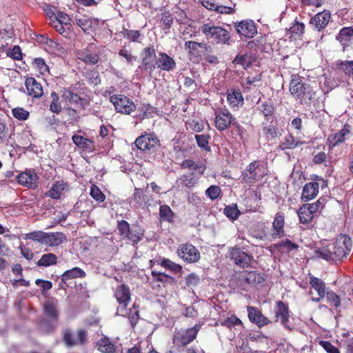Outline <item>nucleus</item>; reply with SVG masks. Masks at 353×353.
Segmentation results:
<instances>
[{
    "label": "nucleus",
    "instance_id": "nucleus-3",
    "mask_svg": "<svg viewBox=\"0 0 353 353\" xmlns=\"http://www.w3.org/2000/svg\"><path fill=\"white\" fill-rule=\"evenodd\" d=\"M181 168L192 170L181 175L179 178L181 184L188 188H192L198 184L201 176L205 170V166L199 165L190 159H184L181 163Z\"/></svg>",
    "mask_w": 353,
    "mask_h": 353
},
{
    "label": "nucleus",
    "instance_id": "nucleus-30",
    "mask_svg": "<svg viewBox=\"0 0 353 353\" xmlns=\"http://www.w3.org/2000/svg\"><path fill=\"white\" fill-rule=\"evenodd\" d=\"M241 281L252 285L262 283L265 281L263 275L256 271L244 272L241 274Z\"/></svg>",
    "mask_w": 353,
    "mask_h": 353
},
{
    "label": "nucleus",
    "instance_id": "nucleus-47",
    "mask_svg": "<svg viewBox=\"0 0 353 353\" xmlns=\"http://www.w3.org/2000/svg\"><path fill=\"white\" fill-rule=\"evenodd\" d=\"M310 284L317 292L319 296H325L327 292L325 291V283L321 279L311 276L310 277Z\"/></svg>",
    "mask_w": 353,
    "mask_h": 353
},
{
    "label": "nucleus",
    "instance_id": "nucleus-40",
    "mask_svg": "<svg viewBox=\"0 0 353 353\" xmlns=\"http://www.w3.org/2000/svg\"><path fill=\"white\" fill-rule=\"evenodd\" d=\"M86 274L83 269L79 267H75L65 271L61 275V280L65 283L68 280L77 278H84Z\"/></svg>",
    "mask_w": 353,
    "mask_h": 353
},
{
    "label": "nucleus",
    "instance_id": "nucleus-36",
    "mask_svg": "<svg viewBox=\"0 0 353 353\" xmlns=\"http://www.w3.org/2000/svg\"><path fill=\"white\" fill-rule=\"evenodd\" d=\"M58 323L59 321H54V319L43 318L40 321L39 327L41 332L49 334L55 331Z\"/></svg>",
    "mask_w": 353,
    "mask_h": 353
},
{
    "label": "nucleus",
    "instance_id": "nucleus-55",
    "mask_svg": "<svg viewBox=\"0 0 353 353\" xmlns=\"http://www.w3.org/2000/svg\"><path fill=\"white\" fill-rule=\"evenodd\" d=\"M160 265L175 273H179L182 271V266L181 265L172 261L169 259L163 258L161 260Z\"/></svg>",
    "mask_w": 353,
    "mask_h": 353
},
{
    "label": "nucleus",
    "instance_id": "nucleus-21",
    "mask_svg": "<svg viewBox=\"0 0 353 353\" xmlns=\"http://www.w3.org/2000/svg\"><path fill=\"white\" fill-rule=\"evenodd\" d=\"M285 216L283 212H277L274 216L271 233V239L275 240L285 236L284 230Z\"/></svg>",
    "mask_w": 353,
    "mask_h": 353
},
{
    "label": "nucleus",
    "instance_id": "nucleus-39",
    "mask_svg": "<svg viewBox=\"0 0 353 353\" xmlns=\"http://www.w3.org/2000/svg\"><path fill=\"white\" fill-rule=\"evenodd\" d=\"M272 247L282 252L289 253L292 250H297L299 248L298 244L292 242L288 239H285L279 241L277 243L272 245Z\"/></svg>",
    "mask_w": 353,
    "mask_h": 353
},
{
    "label": "nucleus",
    "instance_id": "nucleus-37",
    "mask_svg": "<svg viewBox=\"0 0 353 353\" xmlns=\"http://www.w3.org/2000/svg\"><path fill=\"white\" fill-rule=\"evenodd\" d=\"M227 101L231 108H236L240 103H243V97L239 89H232L227 93Z\"/></svg>",
    "mask_w": 353,
    "mask_h": 353
},
{
    "label": "nucleus",
    "instance_id": "nucleus-6",
    "mask_svg": "<svg viewBox=\"0 0 353 353\" xmlns=\"http://www.w3.org/2000/svg\"><path fill=\"white\" fill-rule=\"evenodd\" d=\"M201 327V325L197 323L191 328L176 332L172 339L174 346L178 351H180L181 348L186 347L196 338Z\"/></svg>",
    "mask_w": 353,
    "mask_h": 353
},
{
    "label": "nucleus",
    "instance_id": "nucleus-41",
    "mask_svg": "<svg viewBox=\"0 0 353 353\" xmlns=\"http://www.w3.org/2000/svg\"><path fill=\"white\" fill-rule=\"evenodd\" d=\"M134 201L140 207L145 208L149 203L150 199L145 191L141 188H135L133 194Z\"/></svg>",
    "mask_w": 353,
    "mask_h": 353
},
{
    "label": "nucleus",
    "instance_id": "nucleus-9",
    "mask_svg": "<svg viewBox=\"0 0 353 353\" xmlns=\"http://www.w3.org/2000/svg\"><path fill=\"white\" fill-rule=\"evenodd\" d=\"M134 143L139 150L148 154L154 153L160 146V141L154 133H145L139 137Z\"/></svg>",
    "mask_w": 353,
    "mask_h": 353
},
{
    "label": "nucleus",
    "instance_id": "nucleus-38",
    "mask_svg": "<svg viewBox=\"0 0 353 353\" xmlns=\"http://www.w3.org/2000/svg\"><path fill=\"white\" fill-rule=\"evenodd\" d=\"M263 134L267 141H272L281 136V131L279 127L273 125H265L262 128Z\"/></svg>",
    "mask_w": 353,
    "mask_h": 353
},
{
    "label": "nucleus",
    "instance_id": "nucleus-34",
    "mask_svg": "<svg viewBox=\"0 0 353 353\" xmlns=\"http://www.w3.org/2000/svg\"><path fill=\"white\" fill-rule=\"evenodd\" d=\"M184 47L191 57L198 58L201 57L203 43L188 41L185 43Z\"/></svg>",
    "mask_w": 353,
    "mask_h": 353
},
{
    "label": "nucleus",
    "instance_id": "nucleus-1",
    "mask_svg": "<svg viewBox=\"0 0 353 353\" xmlns=\"http://www.w3.org/2000/svg\"><path fill=\"white\" fill-rule=\"evenodd\" d=\"M351 248V239L347 235H341L333 244L319 248L314 253L318 258H322L330 262H336L346 257L350 254Z\"/></svg>",
    "mask_w": 353,
    "mask_h": 353
},
{
    "label": "nucleus",
    "instance_id": "nucleus-51",
    "mask_svg": "<svg viewBox=\"0 0 353 353\" xmlns=\"http://www.w3.org/2000/svg\"><path fill=\"white\" fill-rule=\"evenodd\" d=\"M297 214L299 216L300 223L303 224L310 223L314 218V215L303 205L298 210Z\"/></svg>",
    "mask_w": 353,
    "mask_h": 353
},
{
    "label": "nucleus",
    "instance_id": "nucleus-64",
    "mask_svg": "<svg viewBox=\"0 0 353 353\" xmlns=\"http://www.w3.org/2000/svg\"><path fill=\"white\" fill-rule=\"evenodd\" d=\"M143 236V232L139 230H130L128 235L125 236L128 240L132 241L133 244H137L139 241H141Z\"/></svg>",
    "mask_w": 353,
    "mask_h": 353
},
{
    "label": "nucleus",
    "instance_id": "nucleus-14",
    "mask_svg": "<svg viewBox=\"0 0 353 353\" xmlns=\"http://www.w3.org/2000/svg\"><path fill=\"white\" fill-rule=\"evenodd\" d=\"M274 323L279 322L285 328H289L288 323L290 321V310L287 304L282 301H277L273 309Z\"/></svg>",
    "mask_w": 353,
    "mask_h": 353
},
{
    "label": "nucleus",
    "instance_id": "nucleus-13",
    "mask_svg": "<svg viewBox=\"0 0 353 353\" xmlns=\"http://www.w3.org/2000/svg\"><path fill=\"white\" fill-rule=\"evenodd\" d=\"M214 114V126L219 132L229 129L234 120V117L226 108L216 110Z\"/></svg>",
    "mask_w": 353,
    "mask_h": 353
},
{
    "label": "nucleus",
    "instance_id": "nucleus-26",
    "mask_svg": "<svg viewBox=\"0 0 353 353\" xmlns=\"http://www.w3.org/2000/svg\"><path fill=\"white\" fill-rule=\"evenodd\" d=\"M305 144L304 141H301L298 138H296L290 132H288L280 142L279 148L281 150H293L296 148H299Z\"/></svg>",
    "mask_w": 353,
    "mask_h": 353
},
{
    "label": "nucleus",
    "instance_id": "nucleus-10",
    "mask_svg": "<svg viewBox=\"0 0 353 353\" xmlns=\"http://www.w3.org/2000/svg\"><path fill=\"white\" fill-rule=\"evenodd\" d=\"M110 101L114 105L115 110L121 114H130L137 109V105L133 101L122 94L111 96Z\"/></svg>",
    "mask_w": 353,
    "mask_h": 353
},
{
    "label": "nucleus",
    "instance_id": "nucleus-31",
    "mask_svg": "<svg viewBox=\"0 0 353 353\" xmlns=\"http://www.w3.org/2000/svg\"><path fill=\"white\" fill-rule=\"evenodd\" d=\"M123 316L128 318L131 327L134 331H135L137 325L141 319L139 305L136 303H134L130 310H127V313L125 314V316Z\"/></svg>",
    "mask_w": 353,
    "mask_h": 353
},
{
    "label": "nucleus",
    "instance_id": "nucleus-16",
    "mask_svg": "<svg viewBox=\"0 0 353 353\" xmlns=\"http://www.w3.org/2000/svg\"><path fill=\"white\" fill-rule=\"evenodd\" d=\"M19 184L30 189H35L39 185V176L34 170H26L17 176Z\"/></svg>",
    "mask_w": 353,
    "mask_h": 353
},
{
    "label": "nucleus",
    "instance_id": "nucleus-42",
    "mask_svg": "<svg viewBox=\"0 0 353 353\" xmlns=\"http://www.w3.org/2000/svg\"><path fill=\"white\" fill-rule=\"evenodd\" d=\"M254 59L252 53H245L243 54L236 55L232 63L236 65H241L244 68H246L252 65Z\"/></svg>",
    "mask_w": 353,
    "mask_h": 353
},
{
    "label": "nucleus",
    "instance_id": "nucleus-61",
    "mask_svg": "<svg viewBox=\"0 0 353 353\" xmlns=\"http://www.w3.org/2000/svg\"><path fill=\"white\" fill-rule=\"evenodd\" d=\"M12 115L19 121H25L28 119L30 113L23 108H15L12 110Z\"/></svg>",
    "mask_w": 353,
    "mask_h": 353
},
{
    "label": "nucleus",
    "instance_id": "nucleus-44",
    "mask_svg": "<svg viewBox=\"0 0 353 353\" xmlns=\"http://www.w3.org/2000/svg\"><path fill=\"white\" fill-rule=\"evenodd\" d=\"M151 274L155 281L160 282L163 283V285L167 284H174L176 283L174 277L165 273L152 270Z\"/></svg>",
    "mask_w": 353,
    "mask_h": 353
},
{
    "label": "nucleus",
    "instance_id": "nucleus-45",
    "mask_svg": "<svg viewBox=\"0 0 353 353\" xmlns=\"http://www.w3.org/2000/svg\"><path fill=\"white\" fill-rule=\"evenodd\" d=\"M64 189L65 183L63 181H57L52 185L48 192H46V195L53 199H59Z\"/></svg>",
    "mask_w": 353,
    "mask_h": 353
},
{
    "label": "nucleus",
    "instance_id": "nucleus-58",
    "mask_svg": "<svg viewBox=\"0 0 353 353\" xmlns=\"http://www.w3.org/2000/svg\"><path fill=\"white\" fill-rule=\"evenodd\" d=\"M224 213L227 217L232 220H236L240 215V211L238 210L236 204L226 206L224 209Z\"/></svg>",
    "mask_w": 353,
    "mask_h": 353
},
{
    "label": "nucleus",
    "instance_id": "nucleus-53",
    "mask_svg": "<svg viewBox=\"0 0 353 353\" xmlns=\"http://www.w3.org/2000/svg\"><path fill=\"white\" fill-rule=\"evenodd\" d=\"M50 97L52 101L50 104V110L53 113L59 114L61 112L62 107L59 94L53 91L50 94Z\"/></svg>",
    "mask_w": 353,
    "mask_h": 353
},
{
    "label": "nucleus",
    "instance_id": "nucleus-57",
    "mask_svg": "<svg viewBox=\"0 0 353 353\" xmlns=\"http://www.w3.org/2000/svg\"><path fill=\"white\" fill-rule=\"evenodd\" d=\"M90 196L99 203L103 202L105 199V195L102 192L97 185H92L90 188Z\"/></svg>",
    "mask_w": 353,
    "mask_h": 353
},
{
    "label": "nucleus",
    "instance_id": "nucleus-52",
    "mask_svg": "<svg viewBox=\"0 0 353 353\" xmlns=\"http://www.w3.org/2000/svg\"><path fill=\"white\" fill-rule=\"evenodd\" d=\"M288 31L291 37L294 39L299 38L305 32V25L303 23H299L295 21Z\"/></svg>",
    "mask_w": 353,
    "mask_h": 353
},
{
    "label": "nucleus",
    "instance_id": "nucleus-62",
    "mask_svg": "<svg viewBox=\"0 0 353 353\" xmlns=\"http://www.w3.org/2000/svg\"><path fill=\"white\" fill-rule=\"evenodd\" d=\"M6 54L14 60L20 61L23 59L21 50L19 46H14L12 48L7 49Z\"/></svg>",
    "mask_w": 353,
    "mask_h": 353
},
{
    "label": "nucleus",
    "instance_id": "nucleus-32",
    "mask_svg": "<svg viewBox=\"0 0 353 353\" xmlns=\"http://www.w3.org/2000/svg\"><path fill=\"white\" fill-rule=\"evenodd\" d=\"M258 110L259 113L261 114L265 120L269 121L271 117L274 114L275 107L273 104V102L270 100H266L263 101L261 103L258 101Z\"/></svg>",
    "mask_w": 353,
    "mask_h": 353
},
{
    "label": "nucleus",
    "instance_id": "nucleus-17",
    "mask_svg": "<svg viewBox=\"0 0 353 353\" xmlns=\"http://www.w3.org/2000/svg\"><path fill=\"white\" fill-rule=\"evenodd\" d=\"M77 59L88 65H96L99 61V52L92 46L87 47L75 52Z\"/></svg>",
    "mask_w": 353,
    "mask_h": 353
},
{
    "label": "nucleus",
    "instance_id": "nucleus-19",
    "mask_svg": "<svg viewBox=\"0 0 353 353\" xmlns=\"http://www.w3.org/2000/svg\"><path fill=\"white\" fill-rule=\"evenodd\" d=\"M236 32L247 38H253L257 34V29L254 22L252 20H242L238 23H235Z\"/></svg>",
    "mask_w": 353,
    "mask_h": 353
},
{
    "label": "nucleus",
    "instance_id": "nucleus-25",
    "mask_svg": "<svg viewBox=\"0 0 353 353\" xmlns=\"http://www.w3.org/2000/svg\"><path fill=\"white\" fill-rule=\"evenodd\" d=\"M336 39L340 43L345 51L353 43V27H344L340 30L336 36Z\"/></svg>",
    "mask_w": 353,
    "mask_h": 353
},
{
    "label": "nucleus",
    "instance_id": "nucleus-46",
    "mask_svg": "<svg viewBox=\"0 0 353 353\" xmlns=\"http://www.w3.org/2000/svg\"><path fill=\"white\" fill-rule=\"evenodd\" d=\"M325 296H326L327 303L334 307L337 313L340 312L339 308L341 305V301L339 296L332 290H328Z\"/></svg>",
    "mask_w": 353,
    "mask_h": 353
},
{
    "label": "nucleus",
    "instance_id": "nucleus-50",
    "mask_svg": "<svg viewBox=\"0 0 353 353\" xmlns=\"http://www.w3.org/2000/svg\"><path fill=\"white\" fill-rule=\"evenodd\" d=\"M57 256L53 253L44 254L37 261L38 266L48 267L57 264Z\"/></svg>",
    "mask_w": 353,
    "mask_h": 353
},
{
    "label": "nucleus",
    "instance_id": "nucleus-23",
    "mask_svg": "<svg viewBox=\"0 0 353 353\" xmlns=\"http://www.w3.org/2000/svg\"><path fill=\"white\" fill-rule=\"evenodd\" d=\"M176 66L174 59L167 53L160 52L155 60V68L166 72L173 70Z\"/></svg>",
    "mask_w": 353,
    "mask_h": 353
},
{
    "label": "nucleus",
    "instance_id": "nucleus-33",
    "mask_svg": "<svg viewBox=\"0 0 353 353\" xmlns=\"http://www.w3.org/2000/svg\"><path fill=\"white\" fill-rule=\"evenodd\" d=\"M157 112V109L150 103H141L138 108L137 117L140 120L153 117V114Z\"/></svg>",
    "mask_w": 353,
    "mask_h": 353
},
{
    "label": "nucleus",
    "instance_id": "nucleus-63",
    "mask_svg": "<svg viewBox=\"0 0 353 353\" xmlns=\"http://www.w3.org/2000/svg\"><path fill=\"white\" fill-rule=\"evenodd\" d=\"M230 2V6L226 5H218L216 6V12L220 14H232L235 12L236 3L232 2L231 0H228Z\"/></svg>",
    "mask_w": 353,
    "mask_h": 353
},
{
    "label": "nucleus",
    "instance_id": "nucleus-2",
    "mask_svg": "<svg viewBox=\"0 0 353 353\" xmlns=\"http://www.w3.org/2000/svg\"><path fill=\"white\" fill-rule=\"evenodd\" d=\"M289 92L292 97L302 105L310 106L316 97V92L313 87L298 74H292Z\"/></svg>",
    "mask_w": 353,
    "mask_h": 353
},
{
    "label": "nucleus",
    "instance_id": "nucleus-20",
    "mask_svg": "<svg viewBox=\"0 0 353 353\" xmlns=\"http://www.w3.org/2000/svg\"><path fill=\"white\" fill-rule=\"evenodd\" d=\"M331 19V13L324 10L318 12L310 21V24L317 31L320 32L325 28Z\"/></svg>",
    "mask_w": 353,
    "mask_h": 353
},
{
    "label": "nucleus",
    "instance_id": "nucleus-11",
    "mask_svg": "<svg viewBox=\"0 0 353 353\" xmlns=\"http://www.w3.org/2000/svg\"><path fill=\"white\" fill-rule=\"evenodd\" d=\"M177 256L187 263H194L201 259L199 250L189 243L180 244L176 250Z\"/></svg>",
    "mask_w": 353,
    "mask_h": 353
},
{
    "label": "nucleus",
    "instance_id": "nucleus-28",
    "mask_svg": "<svg viewBox=\"0 0 353 353\" xmlns=\"http://www.w3.org/2000/svg\"><path fill=\"white\" fill-rule=\"evenodd\" d=\"M319 190V184L317 182H308L303 188L301 199L303 202L309 201L315 198Z\"/></svg>",
    "mask_w": 353,
    "mask_h": 353
},
{
    "label": "nucleus",
    "instance_id": "nucleus-49",
    "mask_svg": "<svg viewBox=\"0 0 353 353\" xmlns=\"http://www.w3.org/2000/svg\"><path fill=\"white\" fill-rule=\"evenodd\" d=\"M159 216L163 221L172 223L174 218V213L169 205L164 204L159 207Z\"/></svg>",
    "mask_w": 353,
    "mask_h": 353
},
{
    "label": "nucleus",
    "instance_id": "nucleus-35",
    "mask_svg": "<svg viewBox=\"0 0 353 353\" xmlns=\"http://www.w3.org/2000/svg\"><path fill=\"white\" fill-rule=\"evenodd\" d=\"M43 314L47 319H54V321H59V313L57 305L50 301L45 303L43 305Z\"/></svg>",
    "mask_w": 353,
    "mask_h": 353
},
{
    "label": "nucleus",
    "instance_id": "nucleus-54",
    "mask_svg": "<svg viewBox=\"0 0 353 353\" xmlns=\"http://www.w3.org/2000/svg\"><path fill=\"white\" fill-rule=\"evenodd\" d=\"M210 134H196L195 139L196 143L200 148L204 149L206 151H210L211 148L209 146V141L210 139Z\"/></svg>",
    "mask_w": 353,
    "mask_h": 353
},
{
    "label": "nucleus",
    "instance_id": "nucleus-8",
    "mask_svg": "<svg viewBox=\"0 0 353 353\" xmlns=\"http://www.w3.org/2000/svg\"><path fill=\"white\" fill-rule=\"evenodd\" d=\"M62 339L67 347L82 346L88 341V332L85 330L80 328L77 330L75 336L70 328L63 330Z\"/></svg>",
    "mask_w": 353,
    "mask_h": 353
},
{
    "label": "nucleus",
    "instance_id": "nucleus-48",
    "mask_svg": "<svg viewBox=\"0 0 353 353\" xmlns=\"http://www.w3.org/2000/svg\"><path fill=\"white\" fill-rule=\"evenodd\" d=\"M336 66L338 70L343 71L346 76L353 79V61L339 60L336 63Z\"/></svg>",
    "mask_w": 353,
    "mask_h": 353
},
{
    "label": "nucleus",
    "instance_id": "nucleus-12",
    "mask_svg": "<svg viewBox=\"0 0 353 353\" xmlns=\"http://www.w3.org/2000/svg\"><path fill=\"white\" fill-rule=\"evenodd\" d=\"M229 256L234 263L241 268L250 267L254 260L252 255L246 253L238 247H233L229 250Z\"/></svg>",
    "mask_w": 353,
    "mask_h": 353
},
{
    "label": "nucleus",
    "instance_id": "nucleus-43",
    "mask_svg": "<svg viewBox=\"0 0 353 353\" xmlns=\"http://www.w3.org/2000/svg\"><path fill=\"white\" fill-rule=\"evenodd\" d=\"M97 350L102 353H113L115 351V347L112 343L109 338L103 336L97 343Z\"/></svg>",
    "mask_w": 353,
    "mask_h": 353
},
{
    "label": "nucleus",
    "instance_id": "nucleus-15",
    "mask_svg": "<svg viewBox=\"0 0 353 353\" xmlns=\"http://www.w3.org/2000/svg\"><path fill=\"white\" fill-rule=\"evenodd\" d=\"M352 136V126L345 123L339 132L332 134L328 137L327 143L330 148H333L344 143L345 140L349 139Z\"/></svg>",
    "mask_w": 353,
    "mask_h": 353
},
{
    "label": "nucleus",
    "instance_id": "nucleus-22",
    "mask_svg": "<svg viewBox=\"0 0 353 353\" xmlns=\"http://www.w3.org/2000/svg\"><path fill=\"white\" fill-rule=\"evenodd\" d=\"M26 93L28 96L39 99L43 94V88L41 84L34 77H26L25 79Z\"/></svg>",
    "mask_w": 353,
    "mask_h": 353
},
{
    "label": "nucleus",
    "instance_id": "nucleus-56",
    "mask_svg": "<svg viewBox=\"0 0 353 353\" xmlns=\"http://www.w3.org/2000/svg\"><path fill=\"white\" fill-rule=\"evenodd\" d=\"M242 324L243 323L241 320L234 314H232L221 321V325L222 326L227 327L230 329L234 327L235 325H239Z\"/></svg>",
    "mask_w": 353,
    "mask_h": 353
},
{
    "label": "nucleus",
    "instance_id": "nucleus-18",
    "mask_svg": "<svg viewBox=\"0 0 353 353\" xmlns=\"http://www.w3.org/2000/svg\"><path fill=\"white\" fill-rule=\"evenodd\" d=\"M61 97L65 102L82 110H85L89 105V101L85 98H82L78 94L67 89L63 90Z\"/></svg>",
    "mask_w": 353,
    "mask_h": 353
},
{
    "label": "nucleus",
    "instance_id": "nucleus-5",
    "mask_svg": "<svg viewBox=\"0 0 353 353\" xmlns=\"http://www.w3.org/2000/svg\"><path fill=\"white\" fill-rule=\"evenodd\" d=\"M265 175V170L261 166V161L255 160L250 163L246 169L241 172V181L251 186L261 181Z\"/></svg>",
    "mask_w": 353,
    "mask_h": 353
},
{
    "label": "nucleus",
    "instance_id": "nucleus-60",
    "mask_svg": "<svg viewBox=\"0 0 353 353\" xmlns=\"http://www.w3.org/2000/svg\"><path fill=\"white\" fill-rule=\"evenodd\" d=\"M121 33L124 37L132 42L137 41L138 39L141 36L140 31L128 30L125 28H123Z\"/></svg>",
    "mask_w": 353,
    "mask_h": 353
},
{
    "label": "nucleus",
    "instance_id": "nucleus-4",
    "mask_svg": "<svg viewBox=\"0 0 353 353\" xmlns=\"http://www.w3.org/2000/svg\"><path fill=\"white\" fill-rule=\"evenodd\" d=\"M200 30L212 43L228 46L232 42L230 32L222 26H215L212 22L203 23Z\"/></svg>",
    "mask_w": 353,
    "mask_h": 353
},
{
    "label": "nucleus",
    "instance_id": "nucleus-24",
    "mask_svg": "<svg viewBox=\"0 0 353 353\" xmlns=\"http://www.w3.org/2000/svg\"><path fill=\"white\" fill-rule=\"evenodd\" d=\"M248 318L250 321L255 323L259 327L272 323V321L265 316L262 312L254 306L248 307Z\"/></svg>",
    "mask_w": 353,
    "mask_h": 353
},
{
    "label": "nucleus",
    "instance_id": "nucleus-29",
    "mask_svg": "<svg viewBox=\"0 0 353 353\" xmlns=\"http://www.w3.org/2000/svg\"><path fill=\"white\" fill-rule=\"evenodd\" d=\"M66 240L67 237L63 232H46L43 244L51 247L59 246Z\"/></svg>",
    "mask_w": 353,
    "mask_h": 353
},
{
    "label": "nucleus",
    "instance_id": "nucleus-27",
    "mask_svg": "<svg viewBox=\"0 0 353 353\" xmlns=\"http://www.w3.org/2000/svg\"><path fill=\"white\" fill-rule=\"evenodd\" d=\"M72 140L77 147L84 152H92L95 150L94 141L83 136L74 134L72 137Z\"/></svg>",
    "mask_w": 353,
    "mask_h": 353
},
{
    "label": "nucleus",
    "instance_id": "nucleus-59",
    "mask_svg": "<svg viewBox=\"0 0 353 353\" xmlns=\"http://www.w3.org/2000/svg\"><path fill=\"white\" fill-rule=\"evenodd\" d=\"M46 232L43 231H34L26 234L25 239H30L43 244Z\"/></svg>",
    "mask_w": 353,
    "mask_h": 353
},
{
    "label": "nucleus",
    "instance_id": "nucleus-7",
    "mask_svg": "<svg viewBox=\"0 0 353 353\" xmlns=\"http://www.w3.org/2000/svg\"><path fill=\"white\" fill-rule=\"evenodd\" d=\"M114 296L118 303L116 314L119 316H125L128 305L131 301L130 288L125 284L118 285L114 290Z\"/></svg>",
    "mask_w": 353,
    "mask_h": 353
}]
</instances>
